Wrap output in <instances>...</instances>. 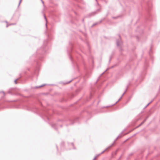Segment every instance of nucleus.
Segmentation results:
<instances>
[{"instance_id":"f3484780","label":"nucleus","mask_w":160,"mask_h":160,"mask_svg":"<svg viewBox=\"0 0 160 160\" xmlns=\"http://www.w3.org/2000/svg\"><path fill=\"white\" fill-rule=\"evenodd\" d=\"M111 57H110V58L109 60V62H110V61H111Z\"/></svg>"},{"instance_id":"e433bc0d","label":"nucleus","mask_w":160,"mask_h":160,"mask_svg":"<svg viewBox=\"0 0 160 160\" xmlns=\"http://www.w3.org/2000/svg\"><path fill=\"white\" fill-rule=\"evenodd\" d=\"M96 0V1L97 0Z\"/></svg>"},{"instance_id":"a211bd4d","label":"nucleus","mask_w":160,"mask_h":160,"mask_svg":"<svg viewBox=\"0 0 160 160\" xmlns=\"http://www.w3.org/2000/svg\"><path fill=\"white\" fill-rule=\"evenodd\" d=\"M96 158H97V156H95L93 160H95L96 159Z\"/></svg>"},{"instance_id":"bb28decb","label":"nucleus","mask_w":160,"mask_h":160,"mask_svg":"<svg viewBox=\"0 0 160 160\" xmlns=\"http://www.w3.org/2000/svg\"><path fill=\"white\" fill-rule=\"evenodd\" d=\"M104 72H103L101 74V75H102L104 73Z\"/></svg>"},{"instance_id":"c9c22d12","label":"nucleus","mask_w":160,"mask_h":160,"mask_svg":"<svg viewBox=\"0 0 160 160\" xmlns=\"http://www.w3.org/2000/svg\"><path fill=\"white\" fill-rule=\"evenodd\" d=\"M57 149H58V147H57Z\"/></svg>"},{"instance_id":"473e14b6","label":"nucleus","mask_w":160,"mask_h":160,"mask_svg":"<svg viewBox=\"0 0 160 160\" xmlns=\"http://www.w3.org/2000/svg\"><path fill=\"white\" fill-rule=\"evenodd\" d=\"M83 21H84V20H82V22H83Z\"/></svg>"},{"instance_id":"f8f14e48","label":"nucleus","mask_w":160,"mask_h":160,"mask_svg":"<svg viewBox=\"0 0 160 160\" xmlns=\"http://www.w3.org/2000/svg\"><path fill=\"white\" fill-rule=\"evenodd\" d=\"M45 85V84H44V85H42L41 86H39L38 87H36V88H40V87H41L42 86H44Z\"/></svg>"},{"instance_id":"aec40b11","label":"nucleus","mask_w":160,"mask_h":160,"mask_svg":"<svg viewBox=\"0 0 160 160\" xmlns=\"http://www.w3.org/2000/svg\"><path fill=\"white\" fill-rule=\"evenodd\" d=\"M44 18H45V20H46V21H47L46 18V17H45V15H44Z\"/></svg>"},{"instance_id":"c756f323","label":"nucleus","mask_w":160,"mask_h":160,"mask_svg":"<svg viewBox=\"0 0 160 160\" xmlns=\"http://www.w3.org/2000/svg\"><path fill=\"white\" fill-rule=\"evenodd\" d=\"M54 129H55V130H57V128H55Z\"/></svg>"},{"instance_id":"412c9836","label":"nucleus","mask_w":160,"mask_h":160,"mask_svg":"<svg viewBox=\"0 0 160 160\" xmlns=\"http://www.w3.org/2000/svg\"><path fill=\"white\" fill-rule=\"evenodd\" d=\"M1 92L3 93L4 94V92L3 91H2V92H0V93H1Z\"/></svg>"},{"instance_id":"ddd939ff","label":"nucleus","mask_w":160,"mask_h":160,"mask_svg":"<svg viewBox=\"0 0 160 160\" xmlns=\"http://www.w3.org/2000/svg\"><path fill=\"white\" fill-rule=\"evenodd\" d=\"M72 80H71L70 81H69V82H67L66 83H67V84H68V83H69L70 82H71L72 81Z\"/></svg>"},{"instance_id":"72a5a7b5","label":"nucleus","mask_w":160,"mask_h":160,"mask_svg":"<svg viewBox=\"0 0 160 160\" xmlns=\"http://www.w3.org/2000/svg\"><path fill=\"white\" fill-rule=\"evenodd\" d=\"M61 127H62V125H60Z\"/></svg>"},{"instance_id":"7ed1b4c3","label":"nucleus","mask_w":160,"mask_h":160,"mask_svg":"<svg viewBox=\"0 0 160 160\" xmlns=\"http://www.w3.org/2000/svg\"><path fill=\"white\" fill-rule=\"evenodd\" d=\"M113 144V143H112L110 146L108 148H106L105 150H104V151H103L100 154H102L104 152H105L107 149L108 148H110L111 147H112Z\"/></svg>"},{"instance_id":"5701e85b","label":"nucleus","mask_w":160,"mask_h":160,"mask_svg":"<svg viewBox=\"0 0 160 160\" xmlns=\"http://www.w3.org/2000/svg\"><path fill=\"white\" fill-rule=\"evenodd\" d=\"M41 1H42V3L43 4V3H44V2L42 1V0H41Z\"/></svg>"},{"instance_id":"f03ea898","label":"nucleus","mask_w":160,"mask_h":160,"mask_svg":"<svg viewBox=\"0 0 160 160\" xmlns=\"http://www.w3.org/2000/svg\"><path fill=\"white\" fill-rule=\"evenodd\" d=\"M97 13V11L92 12L91 13H89L88 15L89 17H91L92 16H93Z\"/></svg>"},{"instance_id":"39448f33","label":"nucleus","mask_w":160,"mask_h":160,"mask_svg":"<svg viewBox=\"0 0 160 160\" xmlns=\"http://www.w3.org/2000/svg\"><path fill=\"white\" fill-rule=\"evenodd\" d=\"M128 88V86H127L126 88V90H125V91H124V93L122 94V95L121 96V97H122V98L123 96L125 94V93L127 91Z\"/></svg>"},{"instance_id":"a878e982","label":"nucleus","mask_w":160,"mask_h":160,"mask_svg":"<svg viewBox=\"0 0 160 160\" xmlns=\"http://www.w3.org/2000/svg\"><path fill=\"white\" fill-rule=\"evenodd\" d=\"M109 107L108 106H106L105 107H104V108H107V107Z\"/></svg>"},{"instance_id":"2f4dec72","label":"nucleus","mask_w":160,"mask_h":160,"mask_svg":"<svg viewBox=\"0 0 160 160\" xmlns=\"http://www.w3.org/2000/svg\"><path fill=\"white\" fill-rule=\"evenodd\" d=\"M99 9L97 10V11H99Z\"/></svg>"},{"instance_id":"1a4fd4ad","label":"nucleus","mask_w":160,"mask_h":160,"mask_svg":"<svg viewBox=\"0 0 160 160\" xmlns=\"http://www.w3.org/2000/svg\"><path fill=\"white\" fill-rule=\"evenodd\" d=\"M121 134H120L117 138L116 139L114 140V142L113 143L115 142V141L116 140H117V139L118 138H119V137H121Z\"/></svg>"},{"instance_id":"b1692460","label":"nucleus","mask_w":160,"mask_h":160,"mask_svg":"<svg viewBox=\"0 0 160 160\" xmlns=\"http://www.w3.org/2000/svg\"><path fill=\"white\" fill-rule=\"evenodd\" d=\"M152 101H153V100L151 101L150 102H149V103H150H150H151L152 102Z\"/></svg>"},{"instance_id":"9b49d317","label":"nucleus","mask_w":160,"mask_h":160,"mask_svg":"<svg viewBox=\"0 0 160 160\" xmlns=\"http://www.w3.org/2000/svg\"><path fill=\"white\" fill-rule=\"evenodd\" d=\"M105 19V18H103L102 19V20H101L99 22H99V23H101L102 21H103V20H104Z\"/></svg>"},{"instance_id":"6ab92c4d","label":"nucleus","mask_w":160,"mask_h":160,"mask_svg":"<svg viewBox=\"0 0 160 160\" xmlns=\"http://www.w3.org/2000/svg\"><path fill=\"white\" fill-rule=\"evenodd\" d=\"M101 154H99L97 155L96 156H97V157L98 156H99Z\"/></svg>"},{"instance_id":"0eeeda50","label":"nucleus","mask_w":160,"mask_h":160,"mask_svg":"<svg viewBox=\"0 0 160 160\" xmlns=\"http://www.w3.org/2000/svg\"><path fill=\"white\" fill-rule=\"evenodd\" d=\"M99 22H96L94 23L93 24H92V27H93V26H94L95 25H98V24H99Z\"/></svg>"},{"instance_id":"dca6fc26","label":"nucleus","mask_w":160,"mask_h":160,"mask_svg":"<svg viewBox=\"0 0 160 160\" xmlns=\"http://www.w3.org/2000/svg\"><path fill=\"white\" fill-rule=\"evenodd\" d=\"M18 80V79H17L14 80V82L16 84L17 83V81Z\"/></svg>"},{"instance_id":"2eb2a0df","label":"nucleus","mask_w":160,"mask_h":160,"mask_svg":"<svg viewBox=\"0 0 160 160\" xmlns=\"http://www.w3.org/2000/svg\"><path fill=\"white\" fill-rule=\"evenodd\" d=\"M150 104V103H148L147 105H146L145 106V107L144 108H146L148 105H149Z\"/></svg>"},{"instance_id":"c85d7f7f","label":"nucleus","mask_w":160,"mask_h":160,"mask_svg":"<svg viewBox=\"0 0 160 160\" xmlns=\"http://www.w3.org/2000/svg\"><path fill=\"white\" fill-rule=\"evenodd\" d=\"M46 26L47 27V24L46 23Z\"/></svg>"},{"instance_id":"f257e3e1","label":"nucleus","mask_w":160,"mask_h":160,"mask_svg":"<svg viewBox=\"0 0 160 160\" xmlns=\"http://www.w3.org/2000/svg\"><path fill=\"white\" fill-rule=\"evenodd\" d=\"M122 43V42L120 41L119 40H117L116 41V44L118 47H121Z\"/></svg>"},{"instance_id":"4468645a","label":"nucleus","mask_w":160,"mask_h":160,"mask_svg":"<svg viewBox=\"0 0 160 160\" xmlns=\"http://www.w3.org/2000/svg\"><path fill=\"white\" fill-rule=\"evenodd\" d=\"M22 0H20L18 6H19L20 5V3L22 2Z\"/></svg>"},{"instance_id":"4be33fe9","label":"nucleus","mask_w":160,"mask_h":160,"mask_svg":"<svg viewBox=\"0 0 160 160\" xmlns=\"http://www.w3.org/2000/svg\"><path fill=\"white\" fill-rule=\"evenodd\" d=\"M41 1H42V3L43 4V3H44V2L42 1V0H41Z\"/></svg>"},{"instance_id":"6e6552de","label":"nucleus","mask_w":160,"mask_h":160,"mask_svg":"<svg viewBox=\"0 0 160 160\" xmlns=\"http://www.w3.org/2000/svg\"><path fill=\"white\" fill-rule=\"evenodd\" d=\"M52 127H53V128H54V127H58L57 126V124H52Z\"/></svg>"},{"instance_id":"9d476101","label":"nucleus","mask_w":160,"mask_h":160,"mask_svg":"<svg viewBox=\"0 0 160 160\" xmlns=\"http://www.w3.org/2000/svg\"><path fill=\"white\" fill-rule=\"evenodd\" d=\"M15 23H12V24H9V25H7V26H6V27H8L9 26V25H15Z\"/></svg>"},{"instance_id":"393cba45","label":"nucleus","mask_w":160,"mask_h":160,"mask_svg":"<svg viewBox=\"0 0 160 160\" xmlns=\"http://www.w3.org/2000/svg\"><path fill=\"white\" fill-rule=\"evenodd\" d=\"M113 18H115V19H116V18H116V17H113Z\"/></svg>"},{"instance_id":"7c9ffc66","label":"nucleus","mask_w":160,"mask_h":160,"mask_svg":"<svg viewBox=\"0 0 160 160\" xmlns=\"http://www.w3.org/2000/svg\"><path fill=\"white\" fill-rule=\"evenodd\" d=\"M72 145H73V143H72Z\"/></svg>"},{"instance_id":"cd10ccee","label":"nucleus","mask_w":160,"mask_h":160,"mask_svg":"<svg viewBox=\"0 0 160 160\" xmlns=\"http://www.w3.org/2000/svg\"><path fill=\"white\" fill-rule=\"evenodd\" d=\"M113 67H114V66H112L111 67V68H113Z\"/></svg>"},{"instance_id":"423d86ee","label":"nucleus","mask_w":160,"mask_h":160,"mask_svg":"<svg viewBox=\"0 0 160 160\" xmlns=\"http://www.w3.org/2000/svg\"><path fill=\"white\" fill-rule=\"evenodd\" d=\"M122 98V97H120V98H119V99L114 104L111 105V106H112L115 105L116 103H118V102L120 100V99Z\"/></svg>"},{"instance_id":"20e7f679","label":"nucleus","mask_w":160,"mask_h":160,"mask_svg":"<svg viewBox=\"0 0 160 160\" xmlns=\"http://www.w3.org/2000/svg\"><path fill=\"white\" fill-rule=\"evenodd\" d=\"M148 117H147L146 119H145L144 121L139 125L138 126H141V125L142 124L146 121V120H147V119H148Z\"/></svg>"},{"instance_id":"f704fd0d","label":"nucleus","mask_w":160,"mask_h":160,"mask_svg":"<svg viewBox=\"0 0 160 160\" xmlns=\"http://www.w3.org/2000/svg\"><path fill=\"white\" fill-rule=\"evenodd\" d=\"M70 58L71 59V57H70Z\"/></svg>"}]
</instances>
